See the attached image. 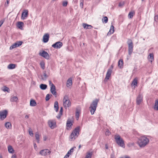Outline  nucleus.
Listing matches in <instances>:
<instances>
[{"label":"nucleus","mask_w":158,"mask_h":158,"mask_svg":"<svg viewBox=\"0 0 158 158\" xmlns=\"http://www.w3.org/2000/svg\"><path fill=\"white\" fill-rule=\"evenodd\" d=\"M124 2H120L119 3L118 6L120 7L122 6H123L124 5Z\"/></svg>","instance_id":"nucleus-48"},{"label":"nucleus","mask_w":158,"mask_h":158,"mask_svg":"<svg viewBox=\"0 0 158 158\" xmlns=\"http://www.w3.org/2000/svg\"><path fill=\"white\" fill-rule=\"evenodd\" d=\"M4 21V20H2L0 21V27L2 25Z\"/></svg>","instance_id":"nucleus-52"},{"label":"nucleus","mask_w":158,"mask_h":158,"mask_svg":"<svg viewBox=\"0 0 158 158\" xmlns=\"http://www.w3.org/2000/svg\"><path fill=\"white\" fill-rule=\"evenodd\" d=\"M82 26L83 28L86 29H90L92 27V26L91 25L85 23L82 24Z\"/></svg>","instance_id":"nucleus-28"},{"label":"nucleus","mask_w":158,"mask_h":158,"mask_svg":"<svg viewBox=\"0 0 158 158\" xmlns=\"http://www.w3.org/2000/svg\"><path fill=\"white\" fill-rule=\"evenodd\" d=\"M67 2L66 1H64L63 2L62 5L64 6H66L67 5Z\"/></svg>","instance_id":"nucleus-46"},{"label":"nucleus","mask_w":158,"mask_h":158,"mask_svg":"<svg viewBox=\"0 0 158 158\" xmlns=\"http://www.w3.org/2000/svg\"><path fill=\"white\" fill-rule=\"evenodd\" d=\"M10 101L12 102H18V98L17 96L12 97L10 99Z\"/></svg>","instance_id":"nucleus-26"},{"label":"nucleus","mask_w":158,"mask_h":158,"mask_svg":"<svg viewBox=\"0 0 158 158\" xmlns=\"http://www.w3.org/2000/svg\"><path fill=\"white\" fill-rule=\"evenodd\" d=\"M29 116L28 115H26L25 116V118L26 119H27L29 118Z\"/></svg>","instance_id":"nucleus-57"},{"label":"nucleus","mask_w":158,"mask_h":158,"mask_svg":"<svg viewBox=\"0 0 158 158\" xmlns=\"http://www.w3.org/2000/svg\"><path fill=\"white\" fill-rule=\"evenodd\" d=\"M123 61L122 60H120L118 62V66L120 68H121L123 67Z\"/></svg>","instance_id":"nucleus-37"},{"label":"nucleus","mask_w":158,"mask_h":158,"mask_svg":"<svg viewBox=\"0 0 158 158\" xmlns=\"http://www.w3.org/2000/svg\"><path fill=\"white\" fill-rule=\"evenodd\" d=\"M35 137L37 142L38 143H39L40 137L39 134L38 132H36L35 134Z\"/></svg>","instance_id":"nucleus-33"},{"label":"nucleus","mask_w":158,"mask_h":158,"mask_svg":"<svg viewBox=\"0 0 158 158\" xmlns=\"http://www.w3.org/2000/svg\"><path fill=\"white\" fill-rule=\"evenodd\" d=\"M79 127H78L76 128L72 132L69 136L70 141H74L79 135Z\"/></svg>","instance_id":"nucleus-2"},{"label":"nucleus","mask_w":158,"mask_h":158,"mask_svg":"<svg viewBox=\"0 0 158 158\" xmlns=\"http://www.w3.org/2000/svg\"><path fill=\"white\" fill-rule=\"evenodd\" d=\"M40 88L42 90H45L47 88V85L45 84H41L40 86Z\"/></svg>","instance_id":"nucleus-38"},{"label":"nucleus","mask_w":158,"mask_h":158,"mask_svg":"<svg viewBox=\"0 0 158 158\" xmlns=\"http://www.w3.org/2000/svg\"><path fill=\"white\" fill-rule=\"evenodd\" d=\"M23 23L21 22H19L17 23V26L20 29L23 30Z\"/></svg>","instance_id":"nucleus-25"},{"label":"nucleus","mask_w":158,"mask_h":158,"mask_svg":"<svg viewBox=\"0 0 158 158\" xmlns=\"http://www.w3.org/2000/svg\"><path fill=\"white\" fill-rule=\"evenodd\" d=\"M39 55L47 60H48L50 57L48 53L44 50L40 51L39 52Z\"/></svg>","instance_id":"nucleus-7"},{"label":"nucleus","mask_w":158,"mask_h":158,"mask_svg":"<svg viewBox=\"0 0 158 158\" xmlns=\"http://www.w3.org/2000/svg\"><path fill=\"white\" fill-rule=\"evenodd\" d=\"M120 158H130L129 156H125L124 157H120Z\"/></svg>","instance_id":"nucleus-56"},{"label":"nucleus","mask_w":158,"mask_h":158,"mask_svg":"<svg viewBox=\"0 0 158 158\" xmlns=\"http://www.w3.org/2000/svg\"><path fill=\"white\" fill-rule=\"evenodd\" d=\"M112 70L111 69H108L107 72L106 73V77L105 79V81H107L108 80L110 77Z\"/></svg>","instance_id":"nucleus-17"},{"label":"nucleus","mask_w":158,"mask_h":158,"mask_svg":"<svg viewBox=\"0 0 158 158\" xmlns=\"http://www.w3.org/2000/svg\"><path fill=\"white\" fill-rule=\"evenodd\" d=\"M69 157V156L67 155V154L63 158H68Z\"/></svg>","instance_id":"nucleus-54"},{"label":"nucleus","mask_w":158,"mask_h":158,"mask_svg":"<svg viewBox=\"0 0 158 158\" xmlns=\"http://www.w3.org/2000/svg\"><path fill=\"white\" fill-rule=\"evenodd\" d=\"M79 116V112L77 111L76 113V118L77 120H78Z\"/></svg>","instance_id":"nucleus-44"},{"label":"nucleus","mask_w":158,"mask_h":158,"mask_svg":"<svg viewBox=\"0 0 158 158\" xmlns=\"http://www.w3.org/2000/svg\"><path fill=\"white\" fill-rule=\"evenodd\" d=\"M28 11L27 10H24L22 13L21 18L22 20L25 19L28 16Z\"/></svg>","instance_id":"nucleus-13"},{"label":"nucleus","mask_w":158,"mask_h":158,"mask_svg":"<svg viewBox=\"0 0 158 158\" xmlns=\"http://www.w3.org/2000/svg\"><path fill=\"white\" fill-rule=\"evenodd\" d=\"M49 85L50 86V91L52 94L56 96V87L53 84L51 81H49Z\"/></svg>","instance_id":"nucleus-8"},{"label":"nucleus","mask_w":158,"mask_h":158,"mask_svg":"<svg viewBox=\"0 0 158 158\" xmlns=\"http://www.w3.org/2000/svg\"><path fill=\"white\" fill-rule=\"evenodd\" d=\"M76 147H74L72 148L69 151H68V152L67 153V155H69V156L70 155H71L72 153L73 152V151L74 149Z\"/></svg>","instance_id":"nucleus-34"},{"label":"nucleus","mask_w":158,"mask_h":158,"mask_svg":"<svg viewBox=\"0 0 158 158\" xmlns=\"http://www.w3.org/2000/svg\"><path fill=\"white\" fill-rule=\"evenodd\" d=\"M35 101L33 99H31L30 101V106H35L36 105Z\"/></svg>","instance_id":"nucleus-30"},{"label":"nucleus","mask_w":158,"mask_h":158,"mask_svg":"<svg viewBox=\"0 0 158 158\" xmlns=\"http://www.w3.org/2000/svg\"><path fill=\"white\" fill-rule=\"evenodd\" d=\"M48 139V137L47 136H44L43 137V140L44 141H46L47 140V139Z\"/></svg>","instance_id":"nucleus-53"},{"label":"nucleus","mask_w":158,"mask_h":158,"mask_svg":"<svg viewBox=\"0 0 158 158\" xmlns=\"http://www.w3.org/2000/svg\"><path fill=\"white\" fill-rule=\"evenodd\" d=\"M63 108L62 107H61L60 108V109L59 111V114L56 116V117L58 119H60L61 116L63 114Z\"/></svg>","instance_id":"nucleus-31"},{"label":"nucleus","mask_w":158,"mask_h":158,"mask_svg":"<svg viewBox=\"0 0 158 158\" xmlns=\"http://www.w3.org/2000/svg\"><path fill=\"white\" fill-rule=\"evenodd\" d=\"M73 121L69 119H68L66 123V129L68 130H70L72 128Z\"/></svg>","instance_id":"nucleus-15"},{"label":"nucleus","mask_w":158,"mask_h":158,"mask_svg":"<svg viewBox=\"0 0 158 158\" xmlns=\"http://www.w3.org/2000/svg\"><path fill=\"white\" fill-rule=\"evenodd\" d=\"M135 13L134 11H131L130 12L128 15V17L130 19H131L133 17V15Z\"/></svg>","instance_id":"nucleus-39"},{"label":"nucleus","mask_w":158,"mask_h":158,"mask_svg":"<svg viewBox=\"0 0 158 158\" xmlns=\"http://www.w3.org/2000/svg\"><path fill=\"white\" fill-rule=\"evenodd\" d=\"M114 139L117 143L118 145L122 147H124L125 145L124 141L119 135H115L114 136Z\"/></svg>","instance_id":"nucleus-5"},{"label":"nucleus","mask_w":158,"mask_h":158,"mask_svg":"<svg viewBox=\"0 0 158 158\" xmlns=\"http://www.w3.org/2000/svg\"><path fill=\"white\" fill-rule=\"evenodd\" d=\"M148 61H150L151 63H152V61L154 60V55L152 53L149 54V56L148 57Z\"/></svg>","instance_id":"nucleus-21"},{"label":"nucleus","mask_w":158,"mask_h":158,"mask_svg":"<svg viewBox=\"0 0 158 158\" xmlns=\"http://www.w3.org/2000/svg\"><path fill=\"white\" fill-rule=\"evenodd\" d=\"M47 77V74L45 73L44 74V75L42 77V79L43 80H46V78Z\"/></svg>","instance_id":"nucleus-45"},{"label":"nucleus","mask_w":158,"mask_h":158,"mask_svg":"<svg viewBox=\"0 0 158 158\" xmlns=\"http://www.w3.org/2000/svg\"><path fill=\"white\" fill-rule=\"evenodd\" d=\"M63 102V106L66 109L71 106V103L68 96L65 95L64 96Z\"/></svg>","instance_id":"nucleus-3"},{"label":"nucleus","mask_w":158,"mask_h":158,"mask_svg":"<svg viewBox=\"0 0 158 158\" xmlns=\"http://www.w3.org/2000/svg\"><path fill=\"white\" fill-rule=\"evenodd\" d=\"M111 67H112V68H113V66H111Z\"/></svg>","instance_id":"nucleus-61"},{"label":"nucleus","mask_w":158,"mask_h":158,"mask_svg":"<svg viewBox=\"0 0 158 158\" xmlns=\"http://www.w3.org/2000/svg\"><path fill=\"white\" fill-rule=\"evenodd\" d=\"M80 6L82 8H83V2H81L80 4Z\"/></svg>","instance_id":"nucleus-55"},{"label":"nucleus","mask_w":158,"mask_h":158,"mask_svg":"<svg viewBox=\"0 0 158 158\" xmlns=\"http://www.w3.org/2000/svg\"><path fill=\"white\" fill-rule=\"evenodd\" d=\"M108 18L107 17L105 16L103 17V19H102V21L103 22H104L105 23H106L108 21Z\"/></svg>","instance_id":"nucleus-42"},{"label":"nucleus","mask_w":158,"mask_h":158,"mask_svg":"<svg viewBox=\"0 0 158 158\" xmlns=\"http://www.w3.org/2000/svg\"><path fill=\"white\" fill-rule=\"evenodd\" d=\"M98 101V99H96L93 102L92 104L90 105V112L92 115H93L94 114V113L96 110Z\"/></svg>","instance_id":"nucleus-4"},{"label":"nucleus","mask_w":158,"mask_h":158,"mask_svg":"<svg viewBox=\"0 0 158 158\" xmlns=\"http://www.w3.org/2000/svg\"><path fill=\"white\" fill-rule=\"evenodd\" d=\"M48 124L49 127L52 129L56 128V122L54 120H49L48 122Z\"/></svg>","instance_id":"nucleus-10"},{"label":"nucleus","mask_w":158,"mask_h":158,"mask_svg":"<svg viewBox=\"0 0 158 158\" xmlns=\"http://www.w3.org/2000/svg\"><path fill=\"white\" fill-rule=\"evenodd\" d=\"M105 134L106 135L109 136L110 134V132L109 130H107L106 131Z\"/></svg>","instance_id":"nucleus-47"},{"label":"nucleus","mask_w":158,"mask_h":158,"mask_svg":"<svg viewBox=\"0 0 158 158\" xmlns=\"http://www.w3.org/2000/svg\"><path fill=\"white\" fill-rule=\"evenodd\" d=\"M40 65L41 69L43 70L45 68V63L43 61H41L40 63Z\"/></svg>","instance_id":"nucleus-35"},{"label":"nucleus","mask_w":158,"mask_h":158,"mask_svg":"<svg viewBox=\"0 0 158 158\" xmlns=\"http://www.w3.org/2000/svg\"><path fill=\"white\" fill-rule=\"evenodd\" d=\"M128 53L129 55H131L133 51V43L131 40H129L128 41Z\"/></svg>","instance_id":"nucleus-12"},{"label":"nucleus","mask_w":158,"mask_h":158,"mask_svg":"<svg viewBox=\"0 0 158 158\" xmlns=\"http://www.w3.org/2000/svg\"><path fill=\"white\" fill-rule=\"evenodd\" d=\"M92 155V152L87 153L86 155L85 158H91Z\"/></svg>","instance_id":"nucleus-40"},{"label":"nucleus","mask_w":158,"mask_h":158,"mask_svg":"<svg viewBox=\"0 0 158 158\" xmlns=\"http://www.w3.org/2000/svg\"><path fill=\"white\" fill-rule=\"evenodd\" d=\"M49 34L48 33L45 34L43 36V41L44 43H46L47 42L49 39Z\"/></svg>","instance_id":"nucleus-20"},{"label":"nucleus","mask_w":158,"mask_h":158,"mask_svg":"<svg viewBox=\"0 0 158 158\" xmlns=\"http://www.w3.org/2000/svg\"><path fill=\"white\" fill-rule=\"evenodd\" d=\"M8 152L11 154H13L15 152V150L13 148L11 145H8L7 147Z\"/></svg>","instance_id":"nucleus-18"},{"label":"nucleus","mask_w":158,"mask_h":158,"mask_svg":"<svg viewBox=\"0 0 158 158\" xmlns=\"http://www.w3.org/2000/svg\"><path fill=\"white\" fill-rule=\"evenodd\" d=\"M34 147L35 150L37 151L38 150V148L35 143L34 144Z\"/></svg>","instance_id":"nucleus-49"},{"label":"nucleus","mask_w":158,"mask_h":158,"mask_svg":"<svg viewBox=\"0 0 158 158\" xmlns=\"http://www.w3.org/2000/svg\"><path fill=\"white\" fill-rule=\"evenodd\" d=\"M54 108L56 110V112H57L58 110V104L57 101H56L54 102Z\"/></svg>","instance_id":"nucleus-36"},{"label":"nucleus","mask_w":158,"mask_h":158,"mask_svg":"<svg viewBox=\"0 0 158 158\" xmlns=\"http://www.w3.org/2000/svg\"><path fill=\"white\" fill-rule=\"evenodd\" d=\"M52 96L51 95H50L49 94H47L45 98V100L46 101H48L50 98L51 96Z\"/></svg>","instance_id":"nucleus-43"},{"label":"nucleus","mask_w":158,"mask_h":158,"mask_svg":"<svg viewBox=\"0 0 158 158\" xmlns=\"http://www.w3.org/2000/svg\"><path fill=\"white\" fill-rule=\"evenodd\" d=\"M16 65L13 64H10L7 66V68L9 69H15L16 67Z\"/></svg>","instance_id":"nucleus-32"},{"label":"nucleus","mask_w":158,"mask_h":158,"mask_svg":"<svg viewBox=\"0 0 158 158\" xmlns=\"http://www.w3.org/2000/svg\"><path fill=\"white\" fill-rule=\"evenodd\" d=\"M137 80L136 78H135L133 80L132 84L131 86L132 87H133L134 88H135L137 85Z\"/></svg>","instance_id":"nucleus-29"},{"label":"nucleus","mask_w":158,"mask_h":158,"mask_svg":"<svg viewBox=\"0 0 158 158\" xmlns=\"http://www.w3.org/2000/svg\"><path fill=\"white\" fill-rule=\"evenodd\" d=\"M114 32V27L113 25L110 26L109 31L107 33L108 35H110Z\"/></svg>","instance_id":"nucleus-24"},{"label":"nucleus","mask_w":158,"mask_h":158,"mask_svg":"<svg viewBox=\"0 0 158 158\" xmlns=\"http://www.w3.org/2000/svg\"><path fill=\"white\" fill-rule=\"evenodd\" d=\"M153 109L155 110L158 111V99L155 100Z\"/></svg>","instance_id":"nucleus-22"},{"label":"nucleus","mask_w":158,"mask_h":158,"mask_svg":"<svg viewBox=\"0 0 158 158\" xmlns=\"http://www.w3.org/2000/svg\"><path fill=\"white\" fill-rule=\"evenodd\" d=\"M6 2L5 3V5L6 6H8L9 2V0H7Z\"/></svg>","instance_id":"nucleus-50"},{"label":"nucleus","mask_w":158,"mask_h":158,"mask_svg":"<svg viewBox=\"0 0 158 158\" xmlns=\"http://www.w3.org/2000/svg\"><path fill=\"white\" fill-rule=\"evenodd\" d=\"M106 149H107L108 148V146L107 145H106Z\"/></svg>","instance_id":"nucleus-58"},{"label":"nucleus","mask_w":158,"mask_h":158,"mask_svg":"<svg viewBox=\"0 0 158 158\" xmlns=\"http://www.w3.org/2000/svg\"><path fill=\"white\" fill-rule=\"evenodd\" d=\"M0 158H2V156L1 155H0Z\"/></svg>","instance_id":"nucleus-59"},{"label":"nucleus","mask_w":158,"mask_h":158,"mask_svg":"<svg viewBox=\"0 0 158 158\" xmlns=\"http://www.w3.org/2000/svg\"><path fill=\"white\" fill-rule=\"evenodd\" d=\"M63 45L62 43L60 42H58L53 44L52 46L53 48L56 49L60 48Z\"/></svg>","instance_id":"nucleus-14"},{"label":"nucleus","mask_w":158,"mask_h":158,"mask_svg":"<svg viewBox=\"0 0 158 158\" xmlns=\"http://www.w3.org/2000/svg\"><path fill=\"white\" fill-rule=\"evenodd\" d=\"M149 142V139L147 136L143 135L140 136L138 139L137 143L140 148H144Z\"/></svg>","instance_id":"nucleus-1"},{"label":"nucleus","mask_w":158,"mask_h":158,"mask_svg":"<svg viewBox=\"0 0 158 158\" xmlns=\"http://www.w3.org/2000/svg\"><path fill=\"white\" fill-rule=\"evenodd\" d=\"M22 43L23 42L22 41H17L12 44L10 47L9 49L10 50H12L15 48L18 47L21 45Z\"/></svg>","instance_id":"nucleus-9"},{"label":"nucleus","mask_w":158,"mask_h":158,"mask_svg":"<svg viewBox=\"0 0 158 158\" xmlns=\"http://www.w3.org/2000/svg\"><path fill=\"white\" fill-rule=\"evenodd\" d=\"M5 127L7 129H11L12 127V125L11 123L9 122H7L5 123Z\"/></svg>","instance_id":"nucleus-23"},{"label":"nucleus","mask_w":158,"mask_h":158,"mask_svg":"<svg viewBox=\"0 0 158 158\" xmlns=\"http://www.w3.org/2000/svg\"><path fill=\"white\" fill-rule=\"evenodd\" d=\"M11 158H17V157L16 155L15 154H14L11 156Z\"/></svg>","instance_id":"nucleus-51"},{"label":"nucleus","mask_w":158,"mask_h":158,"mask_svg":"<svg viewBox=\"0 0 158 158\" xmlns=\"http://www.w3.org/2000/svg\"><path fill=\"white\" fill-rule=\"evenodd\" d=\"M51 153V150L48 149H44L41 150L39 152L40 155L42 156H46L50 155Z\"/></svg>","instance_id":"nucleus-6"},{"label":"nucleus","mask_w":158,"mask_h":158,"mask_svg":"<svg viewBox=\"0 0 158 158\" xmlns=\"http://www.w3.org/2000/svg\"><path fill=\"white\" fill-rule=\"evenodd\" d=\"M8 111L6 110H5L0 112V119L1 120L4 119L6 117Z\"/></svg>","instance_id":"nucleus-11"},{"label":"nucleus","mask_w":158,"mask_h":158,"mask_svg":"<svg viewBox=\"0 0 158 158\" xmlns=\"http://www.w3.org/2000/svg\"><path fill=\"white\" fill-rule=\"evenodd\" d=\"M143 101V96L141 95H139L136 99V103L139 105L141 104Z\"/></svg>","instance_id":"nucleus-19"},{"label":"nucleus","mask_w":158,"mask_h":158,"mask_svg":"<svg viewBox=\"0 0 158 158\" xmlns=\"http://www.w3.org/2000/svg\"><path fill=\"white\" fill-rule=\"evenodd\" d=\"M81 147V145H80L79 146V148H80Z\"/></svg>","instance_id":"nucleus-60"},{"label":"nucleus","mask_w":158,"mask_h":158,"mask_svg":"<svg viewBox=\"0 0 158 158\" xmlns=\"http://www.w3.org/2000/svg\"><path fill=\"white\" fill-rule=\"evenodd\" d=\"M1 89L2 91L4 92H6L8 93L10 92V89L9 88L5 86L2 87L1 88Z\"/></svg>","instance_id":"nucleus-27"},{"label":"nucleus","mask_w":158,"mask_h":158,"mask_svg":"<svg viewBox=\"0 0 158 158\" xmlns=\"http://www.w3.org/2000/svg\"><path fill=\"white\" fill-rule=\"evenodd\" d=\"M73 85L72 79L70 77L66 81V86L68 88H70L72 87Z\"/></svg>","instance_id":"nucleus-16"},{"label":"nucleus","mask_w":158,"mask_h":158,"mask_svg":"<svg viewBox=\"0 0 158 158\" xmlns=\"http://www.w3.org/2000/svg\"><path fill=\"white\" fill-rule=\"evenodd\" d=\"M28 132L29 135L31 137L33 136L34 134L32 130L30 128L28 130Z\"/></svg>","instance_id":"nucleus-41"}]
</instances>
